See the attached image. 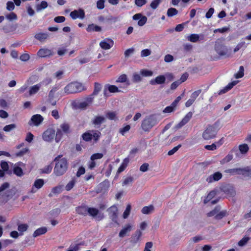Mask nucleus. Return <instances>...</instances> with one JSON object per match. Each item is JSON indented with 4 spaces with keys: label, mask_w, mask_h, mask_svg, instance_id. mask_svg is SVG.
<instances>
[{
    "label": "nucleus",
    "mask_w": 251,
    "mask_h": 251,
    "mask_svg": "<svg viewBox=\"0 0 251 251\" xmlns=\"http://www.w3.org/2000/svg\"><path fill=\"white\" fill-rule=\"evenodd\" d=\"M92 58V56L91 54L88 52L85 54L84 56L79 58V63L83 64L88 63L91 61Z\"/></svg>",
    "instance_id": "obj_30"
},
{
    "label": "nucleus",
    "mask_w": 251,
    "mask_h": 251,
    "mask_svg": "<svg viewBox=\"0 0 251 251\" xmlns=\"http://www.w3.org/2000/svg\"><path fill=\"white\" fill-rule=\"evenodd\" d=\"M108 91L110 93H116L120 92L117 86L114 85H110L109 84H107L104 86V88L103 90V94L105 97H107V91Z\"/></svg>",
    "instance_id": "obj_17"
},
{
    "label": "nucleus",
    "mask_w": 251,
    "mask_h": 251,
    "mask_svg": "<svg viewBox=\"0 0 251 251\" xmlns=\"http://www.w3.org/2000/svg\"><path fill=\"white\" fill-rule=\"evenodd\" d=\"M106 116L110 120H114L116 118V115L115 112H108L106 113Z\"/></svg>",
    "instance_id": "obj_62"
},
{
    "label": "nucleus",
    "mask_w": 251,
    "mask_h": 251,
    "mask_svg": "<svg viewBox=\"0 0 251 251\" xmlns=\"http://www.w3.org/2000/svg\"><path fill=\"white\" fill-rule=\"evenodd\" d=\"M86 30L88 32H100L101 31V27L99 25L92 24L88 25Z\"/></svg>",
    "instance_id": "obj_31"
},
{
    "label": "nucleus",
    "mask_w": 251,
    "mask_h": 251,
    "mask_svg": "<svg viewBox=\"0 0 251 251\" xmlns=\"http://www.w3.org/2000/svg\"><path fill=\"white\" fill-rule=\"evenodd\" d=\"M44 118L39 114H36L32 116L28 122L29 126H38L43 121Z\"/></svg>",
    "instance_id": "obj_12"
},
{
    "label": "nucleus",
    "mask_w": 251,
    "mask_h": 251,
    "mask_svg": "<svg viewBox=\"0 0 251 251\" xmlns=\"http://www.w3.org/2000/svg\"><path fill=\"white\" fill-rule=\"evenodd\" d=\"M78 89V85L76 82L71 83L65 87L64 91L67 94H72L77 92Z\"/></svg>",
    "instance_id": "obj_14"
},
{
    "label": "nucleus",
    "mask_w": 251,
    "mask_h": 251,
    "mask_svg": "<svg viewBox=\"0 0 251 251\" xmlns=\"http://www.w3.org/2000/svg\"><path fill=\"white\" fill-rule=\"evenodd\" d=\"M34 37L40 42H44L49 38V34L48 33L40 32L36 33Z\"/></svg>",
    "instance_id": "obj_29"
},
{
    "label": "nucleus",
    "mask_w": 251,
    "mask_h": 251,
    "mask_svg": "<svg viewBox=\"0 0 251 251\" xmlns=\"http://www.w3.org/2000/svg\"><path fill=\"white\" fill-rule=\"evenodd\" d=\"M217 131L213 126L208 125L202 133L204 140H208L216 137Z\"/></svg>",
    "instance_id": "obj_4"
},
{
    "label": "nucleus",
    "mask_w": 251,
    "mask_h": 251,
    "mask_svg": "<svg viewBox=\"0 0 251 251\" xmlns=\"http://www.w3.org/2000/svg\"><path fill=\"white\" fill-rule=\"evenodd\" d=\"M41 86V83H38L37 84L30 86L29 88L28 91L29 95L30 96H31L37 94L40 90Z\"/></svg>",
    "instance_id": "obj_24"
},
{
    "label": "nucleus",
    "mask_w": 251,
    "mask_h": 251,
    "mask_svg": "<svg viewBox=\"0 0 251 251\" xmlns=\"http://www.w3.org/2000/svg\"><path fill=\"white\" fill-rule=\"evenodd\" d=\"M110 186L109 181L108 179H105L102 182L100 183L96 188V192L97 194L106 193Z\"/></svg>",
    "instance_id": "obj_8"
},
{
    "label": "nucleus",
    "mask_w": 251,
    "mask_h": 251,
    "mask_svg": "<svg viewBox=\"0 0 251 251\" xmlns=\"http://www.w3.org/2000/svg\"><path fill=\"white\" fill-rule=\"evenodd\" d=\"M142 232L137 229L134 234H133L130 239V243L133 245H135L139 241L140 237L142 236Z\"/></svg>",
    "instance_id": "obj_20"
},
{
    "label": "nucleus",
    "mask_w": 251,
    "mask_h": 251,
    "mask_svg": "<svg viewBox=\"0 0 251 251\" xmlns=\"http://www.w3.org/2000/svg\"><path fill=\"white\" fill-rule=\"evenodd\" d=\"M188 23H189V21L176 25L175 27V30L177 32L182 31L184 29V25Z\"/></svg>",
    "instance_id": "obj_61"
},
{
    "label": "nucleus",
    "mask_w": 251,
    "mask_h": 251,
    "mask_svg": "<svg viewBox=\"0 0 251 251\" xmlns=\"http://www.w3.org/2000/svg\"><path fill=\"white\" fill-rule=\"evenodd\" d=\"M132 230V226L130 224L126 225L120 231L119 236L123 238L129 233Z\"/></svg>",
    "instance_id": "obj_23"
},
{
    "label": "nucleus",
    "mask_w": 251,
    "mask_h": 251,
    "mask_svg": "<svg viewBox=\"0 0 251 251\" xmlns=\"http://www.w3.org/2000/svg\"><path fill=\"white\" fill-rule=\"evenodd\" d=\"M134 51V49L133 48L127 49L124 52L125 57H128L131 54L133 53Z\"/></svg>",
    "instance_id": "obj_63"
},
{
    "label": "nucleus",
    "mask_w": 251,
    "mask_h": 251,
    "mask_svg": "<svg viewBox=\"0 0 251 251\" xmlns=\"http://www.w3.org/2000/svg\"><path fill=\"white\" fill-rule=\"evenodd\" d=\"M131 205L129 204L126 206V209L124 212L123 216L124 219H126L129 216L131 210Z\"/></svg>",
    "instance_id": "obj_50"
},
{
    "label": "nucleus",
    "mask_w": 251,
    "mask_h": 251,
    "mask_svg": "<svg viewBox=\"0 0 251 251\" xmlns=\"http://www.w3.org/2000/svg\"><path fill=\"white\" fill-rule=\"evenodd\" d=\"M158 123L156 116L155 115H151L145 117L142 121L141 127L145 132H149Z\"/></svg>",
    "instance_id": "obj_2"
},
{
    "label": "nucleus",
    "mask_w": 251,
    "mask_h": 251,
    "mask_svg": "<svg viewBox=\"0 0 251 251\" xmlns=\"http://www.w3.org/2000/svg\"><path fill=\"white\" fill-rule=\"evenodd\" d=\"M154 210L153 205H150L148 206H144L141 210L142 213L144 214H149Z\"/></svg>",
    "instance_id": "obj_37"
},
{
    "label": "nucleus",
    "mask_w": 251,
    "mask_h": 251,
    "mask_svg": "<svg viewBox=\"0 0 251 251\" xmlns=\"http://www.w3.org/2000/svg\"><path fill=\"white\" fill-rule=\"evenodd\" d=\"M94 99V97L91 95L85 98L83 101L79 102V109H86L92 104Z\"/></svg>",
    "instance_id": "obj_9"
},
{
    "label": "nucleus",
    "mask_w": 251,
    "mask_h": 251,
    "mask_svg": "<svg viewBox=\"0 0 251 251\" xmlns=\"http://www.w3.org/2000/svg\"><path fill=\"white\" fill-rule=\"evenodd\" d=\"M105 121V119L103 116H95L92 121V124L94 125L95 127L98 128Z\"/></svg>",
    "instance_id": "obj_21"
},
{
    "label": "nucleus",
    "mask_w": 251,
    "mask_h": 251,
    "mask_svg": "<svg viewBox=\"0 0 251 251\" xmlns=\"http://www.w3.org/2000/svg\"><path fill=\"white\" fill-rule=\"evenodd\" d=\"M28 226L27 224H21L18 227V230L21 233V235L23 234V232L27 230Z\"/></svg>",
    "instance_id": "obj_48"
},
{
    "label": "nucleus",
    "mask_w": 251,
    "mask_h": 251,
    "mask_svg": "<svg viewBox=\"0 0 251 251\" xmlns=\"http://www.w3.org/2000/svg\"><path fill=\"white\" fill-rule=\"evenodd\" d=\"M102 88L101 85L98 83L95 82L94 83V89L93 93L90 95L94 98V96L98 95L99 92L101 91Z\"/></svg>",
    "instance_id": "obj_33"
},
{
    "label": "nucleus",
    "mask_w": 251,
    "mask_h": 251,
    "mask_svg": "<svg viewBox=\"0 0 251 251\" xmlns=\"http://www.w3.org/2000/svg\"><path fill=\"white\" fill-rule=\"evenodd\" d=\"M214 48L216 52L220 56H222L227 55V56H228V55H227L228 50L224 44L216 42L215 44Z\"/></svg>",
    "instance_id": "obj_6"
},
{
    "label": "nucleus",
    "mask_w": 251,
    "mask_h": 251,
    "mask_svg": "<svg viewBox=\"0 0 251 251\" xmlns=\"http://www.w3.org/2000/svg\"><path fill=\"white\" fill-rule=\"evenodd\" d=\"M82 137L84 141L87 142L90 141L92 139V134L89 132H85L82 134Z\"/></svg>",
    "instance_id": "obj_49"
},
{
    "label": "nucleus",
    "mask_w": 251,
    "mask_h": 251,
    "mask_svg": "<svg viewBox=\"0 0 251 251\" xmlns=\"http://www.w3.org/2000/svg\"><path fill=\"white\" fill-rule=\"evenodd\" d=\"M225 173L229 174L231 175H239L244 177L251 178V168L250 167H246L243 168H233L228 169L225 171Z\"/></svg>",
    "instance_id": "obj_3"
},
{
    "label": "nucleus",
    "mask_w": 251,
    "mask_h": 251,
    "mask_svg": "<svg viewBox=\"0 0 251 251\" xmlns=\"http://www.w3.org/2000/svg\"><path fill=\"white\" fill-rule=\"evenodd\" d=\"M222 176L223 175L220 172H216L207 177L206 179V181L208 183H211L219 180L222 178Z\"/></svg>",
    "instance_id": "obj_16"
},
{
    "label": "nucleus",
    "mask_w": 251,
    "mask_h": 251,
    "mask_svg": "<svg viewBox=\"0 0 251 251\" xmlns=\"http://www.w3.org/2000/svg\"><path fill=\"white\" fill-rule=\"evenodd\" d=\"M63 134V132L60 129L58 128L56 131L55 130V140L56 142L58 143L61 141Z\"/></svg>",
    "instance_id": "obj_38"
},
{
    "label": "nucleus",
    "mask_w": 251,
    "mask_h": 251,
    "mask_svg": "<svg viewBox=\"0 0 251 251\" xmlns=\"http://www.w3.org/2000/svg\"><path fill=\"white\" fill-rule=\"evenodd\" d=\"M55 166L53 173L56 176H61L64 175L68 169V162L65 158L58 156L54 159Z\"/></svg>",
    "instance_id": "obj_1"
},
{
    "label": "nucleus",
    "mask_w": 251,
    "mask_h": 251,
    "mask_svg": "<svg viewBox=\"0 0 251 251\" xmlns=\"http://www.w3.org/2000/svg\"><path fill=\"white\" fill-rule=\"evenodd\" d=\"M237 81H233L230 83H229L224 89L221 90L219 93V95H222L224 93H226L230 89H231L233 86H234L237 83Z\"/></svg>",
    "instance_id": "obj_26"
},
{
    "label": "nucleus",
    "mask_w": 251,
    "mask_h": 251,
    "mask_svg": "<svg viewBox=\"0 0 251 251\" xmlns=\"http://www.w3.org/2000/svg\"><path fill=\"white\" fill-rule=\"evenodd\" d=\"M141 74L144 76H150L152 75L153 72L148 70H142L141 71Z\"/></svg>",
    "instance_id": "obj_58"
},
{
    "label": "nucleus",
    "mask_w": 251,
    "mask_h": 251,
    "mask_svg": "<svg viewBox=\"0 0 251 251\" xmlns=\"http://www.w3.org/2000/svg\"><path fill=\"white\" fill-rule=\"evenodd\" d=\"M188 40L191 42L196 43L200 40L199 34L196 33L191 34L188 36Z\"/></svg>",
    "instance_id": "obj_40"
},
{
    "label": "nucleus",
    "mask_w": 251,
    "mask_h": 251,
    "mask_svg": "<svg viewBox=\"0 0 251 251\" xmlns=\"http://www.w3.org/2000/svg\"><path fill=\"white\" fill-rule=\"evenodd\" d=\"M151 51L150 49H146L143 50L141 52V56L142 57H147L151 55Z\"/></svg>",
    "instance_id": "obj_57"
},
{
    "label": "nucleus",
    "mask_w": 251,
    "mask_h": 251,
    "mask_svg": "<svg viewBox=\"0 0 251 251\" xmlns=\"http://www.w3.org/2000/svg\"><path fill=\"white\" fill-rule=\"evenodd\" d=\"M178 14V10L173 7L169 8L167 12V15L168 17H172Z\"/></svg>",
    "instance_id": "obj_39"
},
{
    "label": "nucleus",
    "mask_w": 251,
    "mask_h": 251,
    "mask_svg": "<svg viewBox=\"0 0 251 251\" xmlns=\"http://www.w3.org/2000/svg\"><path fill=\"white\" fill-rule=\"evenodd\" d=\"M59 128L63 132L64 134H68L71 132L70 126L66 123L61 124Z\"/></svg>",
    "instance_id": "obj_28"
},
{
    "label": "nucleus",
    "mask_w": 251,
    "mask_h": 251,
    "mask_svg": "<svg viewBox=\"0 0 251 251\" xmlns=\"http://www.w3.org/2000/svg\"><path fill=\"white\" fill-rule=\"evenodd\" d=\"M107 211L109 212V217L112 221L119 225V223L117 220L118 211L117 207L115 205H113L109 208Z\"/></svg>",
    "instance_id": "obj_10"
},
{
    "label": "nucleus",
    "mask_w": 251,
    "mask_h": 251,
    "mask_svg": "<svg viewBox=\"0 0 251 251\" xmlns=\"http://www.w3.org/2000/svg\"><path fill=\"white\" fill-rule=\"evenodd\" d=\"M44 184V181L43 179H36L33 184L32 186L31 192L32 193H35L37 190L40 189Z\"/></svg>",
    "instance_id": "obj_22"
},
{
    "label": "nucleus",
    "mask_w": 251,
    "mask_h": 251,
    "mask_svg": "<svg viewBox=\"0 0 251 251\" xmlns=\"http://www.w3.org/2000/svg\"><path fill=\"white\" fill-rule=\"evenodd\" d=\"M129 162V158L128 157L125 158L124 159L123 161L122 162V164H121L120 166L118 168L117 174H119L124 171L126 168L127 167Z\"/></svg>",
    "instance_id": "obj_27"
},
{
    "label": "nucleus",
    "mask_w": 251,
    "mask_h": 251,
    "mask_svg": "<svg viewBox=\"0 0 251 251\" xmlns=\"http://www.w3.org/2000/svg\"><path fill=\"white\" fill-rule=\"evenodd\" d=\"M37 54L40 57H46L52 55L51 50L48 49H41L38 51Z\"/></svg>",
    "instance_id": "obj_25"
},
{
    "label": "nucleus",
    "mask_w": 251,
    "mask_h": 251,
    "mask_svg": "<svg viewBox=\"0 0 251 251\" xmlns=\"http://www.w3.org/2000/svg\"><path fill=\"white\" fill-rule=\"evenodd\" d=\"M228 214L226 210H223L220 212L218 214H216L214 218L216 220H222L224 217L226 216Z\"/></svg>",
    "instance_id": "obj_42"
},
{
    "label": "nucleus",
    "mask_w": 251,
    "mask_h": 251,
    "mask_svg": "<svg viewBox=\"0 0 251 251\" xmlns=\"http://www.w3.org/2000/svg\"><path fill=\"white\" fill-rule=\"evenodd\" d=\"M244 68L243 66H241L239 67V70L237 73L234 75V76L236 78H242L244 75Z\"/></svg>",
    "instance_id": "obj_45"
},
{
    "label": "nucleus",
    "mask_w": 251,
    "mask_h": 251,
    "mask_svg": "<svg viewBox=\"0 0 251 251\" xmlns=\"http://www.w3.org/2000/svg\"><path fill=\"white\" fill-rule=\"evenodd\" d=\"M181 147V144H179L177 146L175 147L174 148H173V149L170 150L168 152V155H170V156L173 155L175 152H176L178 150V149Z\"/></svg>",
    "instance_id": "obj_60"
},
{
    "label": "nucleus",
    "mask_w": 251,
    "mask_h": 251,
    "mask_svg": "<svg viewBox=\"0 0 251 251\" xmlns=\"http://www.w3.org/2000/svg\"><path fill=\"white\" fill-rule=\"evenodd\" d=\"M62 191V186H57L53 187L51 191V192L49 194L50 197H51L54 195H57L60 193Z\"/></svg>",
    "instance_id": "obj_35"
},
{
    "label": "nucleus",
    "mask_w": 251,
    "mask_h": 251,
    "mask_svg": "<svg viewBox=\"0 0 251 251\" xmlns=\"http://www.w3.org/2000/svg\"><path fill=\"white\" fill-rule=\"evenodd\" d=\"M220 190L226 195L233 197L235 195V191L233 186L229 184H225L220 187Z\"/></svg>",
    "instance_id": "obj_13"
},
{
    "label": "nucleus",
    "mask_w": 251,
    "mask_h": 251,
    "mask_svg": "<svg viewBox=\"0 0 251 251\" xmlns=\"http://www.w3.org/2000/svg\"><path fill=\"white\" fill-rule=\"evenodd\" d=\"M114 45V41L110 38H105L100 43V48L104 50H109Z\"/></svg>",
    "instance_id": "obj_15"
},
{
    "label": "nucleus",
    "mask_w": 251,
    "mask_h": 251,
    "mask_svg": "<svg viewBox=\"0 0 251 251\" xmlns=\"http://www.w3.org/2000/svg\"><path fill=\"white\" fill-rule=\"evenodd\" d=\"M166 77L164 75H159L156 76L154 79H152L150 81V84L152 85L156 84H163L165 83Z\"/></svg>",
    "instance_id": "obj_18"
},
{
    "label": "nucleus",
    "mask_w": 251,
    "mask_h": 251,
    "mask_svg": "<svg viewBox=\"0 0 251 251\" xmlns=\"http://www.w3.org/2000/svg\"><path fill=\"white\" fill-rule=\"evenodd\" d=\"M216 193L217 191L216 190L211 191L204 199V203H206L210 201L216 196Z\"/></svg>",
    "instance_id": "obj_36"
},
{
    "label": "nucleus",
    "mask_w": 251,
    "mask_h": 251,
    "mask_svg": "<svg viewBox=\"0 0 251 251\" xmlns=\"http://www.w3.org/2000/svg\"><path fill=\"white\" fill-rule=\"evenodd\" d=\"M192 115L193 113L192 112H189L181 120L182 123H184L186 125L190 120L192 117Z\"/></svg>",
    "instance_id": "obj_47"
},
{
    "label": "nucleus",
    "mask_w": 251,
    "mask_h": 251,
    "mask_svg": "<svg viewBox=\"0 0 251 251\" xmlns=\"http://www.w3.org/2000/svg\"><path fill=\"white\" fill-rule=\"evenodd\" d=\"M161 2V0H153L150 4L151 7L153 9H156Z\"/></svg>",
    "instance_id": "obj_53"
},
{
    "label": "nucleus",
    "mask_w": 251,
    "mask_h": 251,
    "mask_svg": "<svg viewBox=\"0 0 251 251\" xmlns=\"http://www.w3.org/2000/svg\"><path fill=\"white\" fill-rule=\"evenodd\" d=\"M47 232V228L46 227H42L36 229L33 234V236L35 238L38 236L44 234Z\"/></svg>",
    "instance_id": "obj_32"
},
{
    "label": "nucleus",
    "mask_w": 251,
    "mask_h": 251,
    "mask_svg": "<svg viewBox=\"0 0 251 251\" xmlns=\"http://www.w3.org/2000/svg\"><path fill=\"white\" fill-rule=\"evenodd\" d=\"M87 212L89 215L96 218L98 221H100L104 218L103 213L100 212L96 208L89 207L87 209Z\"/></svg>",
    "instance_id": "obj_7"
},
{
    "label": "nucleus",
    "mask_w": 251,
    "mask_h": 251,
    "mask_svg": "<svg viewBox=\"0 0 251 251\" xmlns=\"http://www.w3.org/2000/svg\"><path fill=\"white\" fill-rule=\"evenodd\" d=\"M238 150V153L240 152L241 153L245 154H246L249 151V148L247 144H243L239 146Z\"/></svg>",
    "instance_id": "obj_34"
},
{
    "label": "nucleus",
    "mask_w": 251,
    "mask_h": 251,
    "mask_svg": "<svg viewBox=\"0 0 251 251\" xmlns=\"http://www.w3.org/2000/svg\"><path fill=\"white\" fill-rule=\"evenodd\" d=\"M105 0H99L97 2V7L99 9L101 10L104 8Z\"/></svg>",
    "instance_id": "obj_64"
},
{
    "label": "nucleus",
    "mask_w": 251,
    "mask_h": 251,
    "mask_svg": "<svg viewBox=\"0 0 251 251\" xmlns=\"http://www.w3.org/2000/svg\"><path fill=\"white\" fill-rule=\"evenodd\" d=\"M5 17L7 20H8L10 21H15L17 19V15L15 13H14V12H11L7 15H6Z\"/></svg>",
    "instance_id": "obj_51"
},
{
    "label": "nucleus",
    "mask_w": 251,
    "mask_h": 251,
    "mask_svg": "<svg viewBox=\"0 0 251 251\" xmlns=\"http://www.w3.org/2000/svg\"><path fill=\"white\" fill-rule=\"evenodd\" d=\"M116 82L119 83H124V82H127V84L128 85L129 84L128 82V80L127 79V75L125 74H123L119 76L117 79L116 81Z\"/></svg>",
    "instance_id": "obj_41"
},
{
    "label": "nucleus",
    "mask_w": 251,
    "mask_h": 251,
    "mask_svg": "<svg viewBox=\"0 0 251 251\" xmlns=\"http://www.w3.org/2000/svg\"><path fill=\"white\" fill-rule=\"evenodd\" d=\"M55 135V129L50 127L46 129L42 134L43 140L48 143L51 142L54 139Z\"/></svg>",
    "instance_id": "obj_5"
},
{
    "label": "nucleus",
    "mask_w": 251,
    "mask_h": 251,
    "mask_svg": "<svg viewBox=\"0 0 251 251\" xmlns=\"http://www.w3.org/2000/svg\"><path fill=\"white\" fill-rule=\"evenodd\" d=\"M103 155L101 153H96L92 154L90 157L91 160H95L96 159H101Z\"/></svg>",
    "instance_id": "obj_59"
},
{
    "label": "nucleus",
    "mask_w": 251,
    "mask_h": 251,
    "mask_svg": "<svg viewBox=\"0 0 251 251\" xmlns=\"http://www.w3.org/2000/svg\"><path fill=\"white\" fill-rule=\"evenodd\" d=\"M235 153L236 156H238V150L236 147H234L228 153V154L220 161L221 164L229 162L233 159V154Z\"/></svg>",
    "instance_id": "obj_11"
},
{
    "label": "nucleus",
    "mask_w": 251,
    "mask_h": 251,
    "mask_svg": "<svg viewBox=\"0 0 251 251\" xmlns=\"http://www.w3.org/2000/svg\"><path fill=\"white\" fill-rule=\"evenodd\" d=\"M16 127V125L14 124H10L5 126L3 130L6 132H9Z\"/></svg>",
    "instance_id": "obj_55"
},
{
    "label": "nucleus",
    "mask_w": 251,
    "mask_h": 251,
    "mask_svg": "<svg viewBox=\"0 0 251 251\" xmlns=\"http://www.w3.org/2000/svg\"><path fill=\"white\" fill-rule=\"evenodd\" d=\"M56 91V88L52 89L49 92L47 102L52 106H54L56 104V100L55 99V93Z\"/></svg>",
    "instance_id": "obj_19"
},
{
    "label": "nucleus",
    "mask_w": 251,
    "mask_h": 251,
    "mask_svg": "<svg viewBox=\"0 0 251 251\" xmlns=\"http://www.w3.org/2000/svg\"><path fill=\"white\" fill-rule=\"evenodd\" d=\"M147 18L145 16L142 15L138 22V25L140 26H143L147 23Z\"/></svg>",
    "instance_id": "obj_54"
},
{
    "label": "nucleus",
    "mask_w": 251,
    "mask_h": 251,
    "mask_svg": "<svg viewBox=\"0 0 251 251\" xmlns=\"http://www.w3.org/2000/svg\"><path fill=\"white\" fill-rule=\"evenodd\" d=\"M52 166L51 165H48L43 168L42 170V173L49 174L51 172Z\"/></svg>",
    "instance_id": "obj_56"
},
{
    "label": "nucleus",
    "mask_w": 251,
    "mask_h": 251,
    "mask_svg": "<svg viewBox=\"0 0 251 251\" xmlns=\"http://www.w3.org/2000/svg\"><path fill=\"white\" fill-rule=\"evenodd\" d=\"M76 182V179L75 178H72V179L68 182V183L65 186V189L67 191H70L74 186L75 183Z\"/></svg>",
    "instance_id": "obj_44"
},
{
    "label": "nucleus",
    "mask_w": 251,
    "mask_h": 251,
    "mask_svg": "<svg viewBox=\"0 0 251 251\" xmlns=\"http://www.w3.org/2000/svg\"><path fill=\"white\" fill-rule=\"evenodd\" d=\"M250 237L245 236L241 240H240L239 241L238 243V246L240 247H243L245 246L247 243V242L250 240Z\"/></svg>",
    "instance_id": "obj_46"
},
{
    "label": "nucleus",
    "mask_w": 251,
    "mask_h": 251,
    "mask_svg": "<svg viewBox=\"0 0 251 251\" xmlns=\"http://www.w3.org/2000/svg\"><path fill=\"white\" fill-rule=\"evenodd\" d=\"M48 3L45 1H42L40 4L36 5V9L37 11H41L48 7Z\"/></svg>",
    "instance_id": "obj_43"
},
{
    "label": "nucleus",
    "mask_w": 251,
    "mask_h": 251,
    "mask_svg": "<svg viewBox=\"0 0 251 251\" xmlns=\"http://www.w3.org/2000/svg\"><path fill=\"white\" fill-rule=\"evenodd\" d=\"M14 173L18 176H21L23 175L22 169L19 167H15L13 169Z\"/></svg>",
    "instance_id": "obj_52"
}]
</instances>
